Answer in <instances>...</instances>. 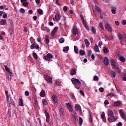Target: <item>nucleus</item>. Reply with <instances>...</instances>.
I'll list each match as a JSON object with an SVG mask.
<instances>
[{
    "label": "nucleus",
    "mask_w": 126,
    "mask_h": 126,
    "mask_svg": "<svg viewBox=\"0 0 126 126\" xmlns=\"http://www.w3.org/2000/svg\"><path fill=\"white\" fill-rule=\"evenodd\" d=\"M53 58H54V56L51 53H48L43 57L44 60L47 62H50L51 59H53Z\"/></svg>",
    "instance_id": "nucleus-1"
},
{
    "label": "nucleus",
    "mask_w": 126,
    "mask_h": 126,
    "mask_svg": "<svg viewBox=\"0 0 126 126\" xmlns=\"http://www.w3.org/2000/svg\"><path fill=\"white\" fill-rule=\"evenodd\" d=\"M44 78L46 80V81L48 82L49 83H53V78L48 75H45Z\"/></svg>",
    "instance_id": "nucleus-2"
},
{
    "label": "nucleus",
    "mask_w": 126,
    "mask_h": 126,
    "mask_svg": "<svg viewBox=\"0 0 126 126\" xmlns=\"http://www.w3.org/2000/svg\"><path fill=\"white\" fill-rule=\"evenodd\" d=\"M111 64L112 66V68H114V69H119L120 68L117 65H116V61L112 59L111 61Z\"/></svg>",
    "instance_id": "nucleus-3"
},
{
    "label": "nucleus",
    "mask_w": 126,
    "mask_h": 126,
    "mask_svg": "<svg viewBox=\"0 0 126 126\" xmlns=\"http://www.w3.org/2000/svg\"><path fill=\"white\" fill-rule=\"evenodd\" d=\"M119 113L122 119L124 120L125 122H126V115L125 114V112L122 110H119Z\"/></svg>",
    "instance_id": "nucleus-4"
},
{
    "label": "nucleus",
    "mask_w": 126,
    "mask_h": 126,
    "mask_svg": "<svg viewBox=\"0 0 126 126\" xmlns=\"http://www.w3.org/2000/svg\"><path fill=\"white\" fill-rule=\"evenodd\" d=\"M44 113L46 118V122L49 123L50 122V114H49V113L48 112V111L47 110H44Z\"/></svg>",
    "instance_id": "nucleus-5"
},
{
    "label": "nucleus",
    "mask_w": 126,
    "mask_h": 126,
    "mask_svg": "<svg viewBox=\"0 0 126 126\" xmlns=\"http://www.w3.org/2000/svg\"><path fill=\"white\" fill-rule=\"evenodd\" d=\"M71 82L73 84H75V85H77V84H81V82L79 81V80L76 78H72Z\"/></svg>",
    "instance_id": "nucleus-6"
},
{
    "label": "nucleus",
    "mask_w": 126,
    "mask_h": 126,
    "mask_svg": "<svg viewBox=\"0 0 126 126\" xmlns=\"http://www.w3.org/2000/svg\"><path fill=\"white\" fill-rule=\"evenodd\" d=\"M66 106L68 111H70V112L71 113L72 112L73 109H72V105H71V104L69 102L66 103Z\"/></svg>",
    "instance_id": "nucleus-7"
},
{
    "label": "nucleus",
    "mask_w": 126,
    "mask_h": 126,
    "mask_svg": "<svg viewBox=\"0 0 126 126\" xmlns=\"http://www.w3.org/2000/svg\"><path fill=\"white\" fill-rule=\"evenodd\" d=\"M92 7L94 12L95 10V11H97V12L101 13V9H100V8H99V7H98L96 5H95L94 6H93Z\"/></svg>",
    "instance_id": "nucleus-8"
},
{
    "label": "nucleus",
    "mask_w": 126,
    "mask_h": 126,
    "mask_svg": "<svg viewBox=\"0 0 126 126\" xmlns=\"http://www.w3.org/2000/svg\"><path fill=\"white\" fill-rule=\"evenodd\" d=\"M118 120L117 117H115V116L109 117L108 119V122L109 123H114L116 122Z\"/></svg>",
    "instance_id": "nucleus-9"
},
{
    "label": "nucleus",
    "mask_w": 126,
    "mask_h": 126,
    "mask_svg": "<svg viewBox=\"0 0 126 126\" xmlns=\"http://www.w3.org/2000/svg\"><path fill=\"white\" fill-rule=\"evenodd\" d=\"M105 29L109 32H112V31H113V29H112L111 25H110L109 24H106L105 25Z\"/></svg>",
    "instance_id": "nucleus-10"
},
{
    "label": "nucleus",
    "mask_w": 126,
    "mask_h": 126,
    "mask_svg": "<svg viewBox=\"0 0 126 126\" xmlns=\"http://www.w3.org/2000/svg\"><path fill=\"white\" fill-rule=\"evenodd\" d=\"M75 111H77L80 113H81V107L78 104H76L75 105Z\"/></svg>",
    "instance_id": "nucleus-11"
},
{
    "label": "nucleus",
    "mask_w": 126,
    "mask_h": 126,
    "mask_svg": "<svg viewBox=\"0 0 126 126\" xmlns=\"http://www.w3.org/2000/svg\"><path fill=\"white\" fill-rule=\"evenodd\" d=\"M72 33L73 35H77V34H78V30H77V28H73L72 29Z\"/></svg>",
    "instance_id": "nucleus-12"
},
{
    "label": "nucleus",
    "mask_w": 126,
    "mask_h": 126,
    "mask_svg": "<svg viewBox=\"0 0 126 126\" xmlns=\"http://www.w3.org/2000/svg\"><path fill=\"white\" fill-rule=\"evenodd\" d=\"M107 114L108 115V117H114L115 115H114V113L113 111L111 109H108L107 111Z\"/></svg>",
    "instance_id": "nucleus-13"
},
{
    "label": "nucleus",
    "mask_w": 126,
    "mask_h": 126,
    "mask_svg": "<svg viewBox=\"0 0 126 126\" xmlns=\"http://www.w3.org/2000/svg\"><path fill=\"white\" fill-rule=\"evenodd\" d=\"M104 63L105 65H109V59H108V57H105L103 60Z\"/></svg>",
    "instance_id": "nucleus-14"
},
{
    "label": "nucleus",
    "mask_w": 126,
    "mask_h": 126,
    "mask_svg": "<svg viewBox=\"0 0 126 126\" xmlns=\"http://www.w3.org/2000/svg\"><path fill=\"white\" fill-rule=\"evenodd\" d=\"M52 99H53L54 103H58L59 102V100H58V96H57V95L54 94L52 96Z\"/></svg>",
    "instance_id": "nucleus-15"
},
{
    "label": "nucleus",
    "mask_w": 126,
    "mask_h": 126,
    "mask_svg": "<svg viewBox=\"0 0 126 126\" xmlns=\"http://www.w3.org/2000/svg\"><path fill=\"white\" fill-rule=\"evenodd\" d=\"M121 76L122 77V80L123 81H126V74L125 73H122L121 74Z\"/></svg>",
    "instance_id": "nucleus-16"
},
{
    "label": "nucleus",
    "mask_w": 126,
    "mask_h": 126,
    "mask_svg": "<svg viewBox=\"0 0 126 126\" xmlns=\"http://www.w3.org/2000/svg\"><path fill=\"white\" fill-rule=\"evenodd\" d=\"M55 20L56 21H60L61 20V15L60 14H56L55 15Z\"/></svg>",
    "instance_id": "nucleus-17"
},
{
    "label": "nucleus",
    "mask_w": 126,
    "mask_h": 126,
    "mask_svg": "<svg viewBox=\"0 0 126 126\" xmlns=\"http://www.w3.org/2000/svg\"><path fill=\"white\" fill-rule=\"evenodd\" d=\"M89 120L90 123H92L93 122V120H92V112H91L90 110L89 111Z\"/></svg>",
    "instance_id": "nucleus-18"
},
{
    "label": "nucleus",
    "mask_w": 126,
    "mask_h": 126,
    "mask_svg": "<svg viewBox=\"0 0 126 126\" xmlns=\"http://www.w3.org/2000/svg\"><path fill=\"white\" fill-rule=\"evenodd\" d=\"M111 12L113 14H116V10H117V8L115 6L111 7Z\"/></svg>",
    "instance_id": "nucleus-19"
},
{
    "label": "nucleus",
    "mask_w": 126,
    "mask_h": 126,
    "mask_svg": "<svg viewBox=\"0 0 126 126\" xmlns=\"http://www.w3.org/2000/svg\"><path fill=\"white\" fill-rule=\"evenodd\" d=\"M40 96L41 97H45V96H46V92H45L44 90H42V91L40 92Z\"/></svg>",
    "instance_id": "nucleus-20"
},
{
    "label": "nucleus",
    "mask_w": 126,
    "mask_h": 126,
    "mask_svg": "<svg viewBox=\"0 0 126 126\" xmlns=\"http://www.w3.org/2000/svg\"><path fill=\"white\" fill-rule=\"evenodd\" d=\"M108 97H117V95L113 93H110L107 94Z\"/></svg>",
    "instance_id": "nucleus-21"
},
{
    "label": "nucleus",
    "mask_w": 126,
    "mask_h": 126,
    "mask_svg": "<svg viewBox=\"0 0 126 126\" xmlns=\"http://www.w3.org/2000/svg\"><path fill=\"white\" fill-rule=\"evenodd\" d=\"M94 50L95 52H96V53H100V50H99V47H98V45L97 44H95L94 47Z\"/></svg>",
    "instance_id": "nucleus-22"
},
{
    "label": "nucleus",
    "mask_w": 126,
    "mask_h": 126,
    "mask_svg": "<svg viewBox=\"0 0 126 126\" xmlns=\"http://www.w3.org/2000/svg\"><path fill=\"white\" fill-rule=\"evenodd\" d=\"M116 72L112 70L110 71V75L111 77H114V78H115L116 77Z\"/></svg>",
    "instance_id": "nucleus-23"
},
{
    "label": "nucleus",
    "mask_w": 126,
    "mask_h": 126,
    "mask_svg": "<svg viewBox=\"0 0 126 126\" xmlns=\"http://www.w3.org/2000/svg\"><path fill=\"white\" fill-rule=\"evenodd\" d=\"M70 74L71 75H75V74H76V69L74 68L72 69L71 70Z\"/></svg>",
    "instance_id": "nucleus-24"
},
{
    "label": "nucleus",
    "mask_w": 126,
    "mask_h": 126,
    "mask_svg": "<svg viewBox=\"0 0 126 126\" xmlns=\"http://www.w3.org/2000/svg\"><path fill=\"white\" fill-rule=\"evenodd\" d=\"M121 105V102L120 101H115L113 104L114 107H119Z\"/></svg>",
    "instance_id": "nucleus-25"
},
{
    "label": "nucleus",
    "mask_w": 126,
    "mask_h": 126,
    "mask_svg": "<svg viewBox=\"0 0 126 126\" xmlns=\"http://www.w3.org/2000/svg\"><path fill=\"white\" fill-rule=\"evenodd\" d=\"M83 123V119H82V118L79 117V126H82Z\"/></svg>",
    "instance_id": "nucleus-26"
},
{
    "label": "nucleus",
    "mask_w": 126,
    "mask_h": 126,
    "mask_svg": "<svg viewBox=\"0 0 126 126\" xmlns=\"http://www.w3.org/2000/svg\"><path fill=\"white\" fill-rule=\"evenodd\" d=\"M5 23H6V20L5 19H2L0 21V25H5Z\"/></svg>",
    "instance_id": "nucleus-27"
},
{
    "label": "nucleus",
    "mask_w": 126,
    "mask_h": 126,
    "mask_svg": "<svg viewBox=\"0 0 126 126\" xmlns=\"http://www.w3.org/2000/svg\"><path fill=\"white\" fill-rule=\"evenodd\" d=\"M14 102L13 101V99L10 97V103L9 104V107H10V105H12L13 107H15L14 105Z\"/></svg>",
    "instance_id": "nucleus-28"
},
{
    "label": "nucleus",
    "mask_w": 126,
    "mask_h": 126,
    "mask_svg": "<svg viewBox=\"0 0 126 126\" xmlns=\"http://www.w3.org/2000/svg\"><path fill=\"white\" fill-rule=\"evenodd\" d=\"M101 118L102 119V121L103 122H104V123H107V120H106V116H105V114H102L101 116Z\"/></svg>",
    "instance_id": "nucleus-29"
},
{
    "label": "nucleus",
    "mask_w": 126,
    "mask_h": 126,
    "mask_svg": "<svg viewBox=\"0 0 126 126\" xmlns=\"http://www.w3.org/2000/svg\"><path fill=\"white\" fill-rule=\"evenodd\" d=\"M83 24L84 26L85 27V28H86V30H87L88 31H89L90 30V29H89V27L87 25L86 22L85 23H84Z\"/></svg>",
    "instance_id": "nucleus-30"
},
{
    "label": "nucleus",
    "mask_w": 126,
    "mask_h": 126,
    "mask_svg": "<svg viewBox=\"0 0 126 126\" xmlns=\"http://www.w3.org/2000/svg\"><path fill=\"white\" fill-rule=\"evenodd\" d=\"M45 41H46V44H49V43H50V40L49 39V36L47 35H45Z\"/></svg>",
    "instance_id": "nucleus-31"
},
{
    "label": "nucleus",
    "mask_w": 126,
    "mask_h": 126,
    "mask_svg": "<svg viewBox=\"0 0 126 126\" xmlns=\"http://www.w3.org/2000/svg\"><path fill=\"white\" fill-rule=\"evenodd\" d=\"M74 51L75 53H76V54H78V47H77V46H76V45L74 46Z\"/></svg>",
    "instance_id": "nucleus-32"
},
{
    "label": "nucleus",
    "mask_w": 126,
    "mask_h": 126,
    "mask_svg": "<svg viewBox=\"0 0 126 126\" xmlns=\"http://www.w3.org/2000/svg\"><path fill=\"white\" fill-rule=\"evenodd\" d=\"M119 60L120 62H122V63H125V62H126V59L124 58L123 56H120L119 57Z\"/></svg>",
    "instance_id": "nucleus-33"
},
{
    "label": "nucleus",
    "mask_w": 126,
    "mask_h": 126,
    "mask_svg": "<svg viewBox=\"0 0 126 126\" xmlns=\"http://www.w3.org/2000/svg\"><path fill=\"white\" fill-rule=\"evenodd\" d=\"M32 57H33V58L36 60V61L38 60V56L37 55L36 53L33 52L32 53Z\"/></svg>",
    "instance_id": "nucleus-34"
},
{
    "label": "nucleus",
    "mask_w": 126,
    "mask_h": 126,
    "mask_svg": "<svg viewBox=\"0 0 126 126\" xmlns=\"http://www.w3.org/2000/svg\"><path fill=\"white\" fill-rule=\"evenodd\" d=\"M84 42L86 44V46L87 47H89V45H90V43H89V41H88V39H85L84 40Z\"/></svg>",
    "instance_id": "nucleus-35"
},
{
    "label": "nucleus",
    "mask_w": 126,
    "mask_h": 126,
    "mask_svg": "<svg viewBox=\"0 0 126 126\" xmlns=\"http://www.w3.org/2000/svg\"><path fill=\"white\" fill-rule=\"evenodd\" d=\"M59 42L60 44H63V43L64 42V38L63 37H62L59 39Z\"/></svg>",
    "instance_id": "nucleus-36"
},
{
    "label": "nucleus",
    "mask_w": 126,
    "mask_h": 126,
    "mask_svg": "<svg viewBox=\"0 0 126 126\" xmlns=\"http://www.w3.org/2000/svg\"><path fill=\"white\" fill-rule=\"evenodd\" d=\"M79 54L80 56H84V55H85V51L83 50H80Z\"/></svg>",
    "instance_id": "nucleus-37"
},
{
    "label": "nucleus",
    "mask_w": 126,
    "mask_h": 126,
    "mask_svg": "<svg viewBox=\"0 0 126 126\" xmlns=\"http://www.w3.org/2000/svg\"><path fill=\"white\" fill-rule=\"evenodd\" d=\"M118 38H119V40H123V38H124V37H123V35L122 34V33H119L118 34Z\"/></svg>",
    "instance_id": "nucleus-38"
},
{
    "label": "nucleus",
    "mask_w": 126,
    "mask_h": 126,
    "mask_svg": "<svg viewBox=\"0 0 126 126\" xmlns=\"http://www.w3.org/2000/svg\"><path fill=\"white\" fill-rule=\"evenodd\" d=\"M103 50L104 54H108V53H109V50H108V48L106 47H103Z\"/></svg>",
    "instance_id": "nucleus-39"
},
{
    "label": "nucleus",
    "mask_w": 126,
    "mask_h": 126,
    "mask_svg": "<svg viewBox=\"0 0 126 126\" xmlns=\"http://www.w3.org/2000/svg\"><path fill=\"white\" fill-rule=\"evenodd\" d=\"M91 30L94 34H96V29H95V27H92Z\"/></svg>",
    "instance_id": "nucleus-40"
},
{
    "label": "nucleus",
    "mask_w": 126,
    "mask_h": 126,
    "mask_svg": "<svg viewBox=\"0 0 126 126\" xmlns=\"http://www.w3.org/2000/svg\"><path fill=\"white\" fill-rule=\"evenodd\" d=\"M5 94L6 95V97L7 99V100L8 101V100H9V95H8V92H7V91L5 90Z\"/></svg>",
    "instance_id": "nucleus-41"
},
{
    "label": "nucleus",
    "mask_w": 126,
    "mask_h": 126,
    "mask_svg": "<svg viewBox=\"0 0 126 126\" xmlns=\"http://www.w3.org/2000/svg\"><path fill=\"white\" fill-rule=\"evenodd\" d=\"M37 11L38 13L40 15H42V14H43V10L41 9H37Z\"/></svg>",
    "instance_id": "nucleus-42"
},
{
    "label": "nucleus",
    "mask_w": 126,
    "mask_h": 126,
    "mask_svg": "<svg viewBox=\"0 0 126 126\" xmlns=\"http://www.w3.org/2000/svg\"><path fill=\"white\" fill-rule=\"evenodd\" d=\"M42 103H43V105H44V106H46V105L48 104V101L44 99L42 100Z\"/></svg>",
    "instance_id": "nucleus-43"
},
{
    "label": "nucleus",
    "mask_w": 126,
    "mask_h": 126,
    "mask_svg": "<svg viewBox=\"0 0 126 126\" xmlns=\"http://www.w3.org/2000/svg\"><path fill=\"white\" fill-rule=\"evenodd\" d=\"M69 50V47L68 46H66L63 48V52H67Z\"/></svg>",
    "instance_id": "nucleus-44"
},
{
    "label": "nucleus",
    "mask_w": 126,
    "mask_h": 126,
    "mask_svg": "<svg viewBox=\"0 0 126 126\" xmlns=\"http://www.w3.org/2000/svg\"><path fill=\"white\" fill-rule=\"evenodd\" d=\"M19 105L20 106H22V107H23V106H24V104H23V100H22V99H21V98H20L19 100Z\"/></svg>",
    "instance_id": "nucleus-45"
},
{
    "label": "nucleus",
    "mask_w": 126,
    "mask_h": 126,
    "mask_svg": "<svg viewBox=\"0 0 126 126\" xmlns=\"http://www.w3.org/2000/svg\"><path fill=\"white\" fill-rule=\"evenodd\" d=\"M5 69L6 71H7V72H9L10 71V69L7 67L6 65H4Z\"/></svg>",
    "instance_id": "nucleus-46"
},
{
    "label": "nucleus",
    "mask_w": 126,
    "mask_h": 126,
    "mask_svg": "<svg viewBox=\"0 0 126 126\" xmlns=\"http://www.w3.org/2000/svg\"><path fill=\"white\" fill-rule=\"evenodd\" d=\"M80 16H81V18L83 24L85 23V22H86V21L84 19V17L82 15H80Z\"/></svg>",
    "instance_id": "nucleus-47"
},
{
    "label": "nucleus",
    "mask_w": 126,
    "mask_h": 126,
    "mask_svg": "<svg viewBox=\"0 0 126 126\" xmlns=\"http://www.w3.org/2000/svg\"><path fill=\"white\" fill-rule=\"evenodd\" d=\"M99 27L101 28V29L104 30V26H103V23H99Z\"/></svg>",
    "instance_id": "nucleus-48"
},
{
    "label": "nucleus",
    "mask_w": 126,
    "mask_h": 126,
    "mask_svg": "<svg viewBox=\"0 0 126 126\" xmlns=\"http://www.w3.org/2000/svg\"><path fill=\"white\" fill-rule=\"evenodd\" d=\"M83 87L85 88V89H86V90H88V89H89V87L87 86L86 84H83Z\"/></svg>",
    "instance_id": "nucleus-49"
},
{
    "label": "nucleus",
    "mask_w": 126,
    "mask_h": 126,
    "mask_svg": "<svg viewBox=\"0 0 126 126\" xmlns=\"http://www.w3.org/2000/svg\"><path fill=\"white\" fill-rule=\"evenodd\" d=\"M33 105L35 107H37L38 106V100H37V99H35Z\"/></svg>",
    "instance_id": "nucleus-50"
},
{
    "label": "nucleus",
    "mask_w": 126,
    "mask_h": 126,
    "mask_svg": "<svg viewBox=\"0 0 126 126\" xmlns=\"http://www.w3.org/2000/svg\"><path fill=\"white\" fill-rule=\"evenodd\" d=\"M34 48H35V42H33L32 44L31 45L30 49H31V50H33Z\"/></svg>",
    "instance_id": "nucleus-51"
},
{
    "label": "nucleus",
    "mask_w": 126,
    "mask_h": 126,
    "mask_svg": "<svg viewBox=\"0 0 126 126\" xmlns=\"http://www.w3.org/2000/svg\"><path fill=\"white\" fill-rule=\"evenodd\" d=\"M20 13H25V10L22 8L20 9Z\"/></svg>",
    "instance_id": "nucleus-52"
},
{
    "label": "nucleus",
    "mask_w": 126,
    "mask_h": 126,
    "mask_svg": "<svg viewBox=\"0 0 126 126\" xmlns=\"http://www.w3.org/2000/svg\"><path fill=\"white\" fill-rule=\"evenodd\" d=\"M67 6H65L63 7V11H64V12H66V11H67Z\"/></svg>",
    "instance_id": "nucleus-53"
},
{
    "label": "nucleus",
    "mask_w": 126,
    "mask_h": 126,
    "mask_svg": "<svg viewBox=\"0 0 126 126\" xmlns=\"http://www.w3.org/2000/svg\"><path fill=\"white\" fill-rule=\"evenodd\" d=\"M94 81H97V80H99V78H98V76H94Z\"/></svg>",
    "instance_id": "nucleus-54"
},
{
    "label": "nucleus",
    "mask_w": 126,
    "mask_h": 126,
    "mask_svg": "<svg viewBox=\"0 0 126 126\" xmlns=\"http://www.w3.org/2000/svg\"><path fill=\"white\" fill-rule=\"evenodd\" d=\"M58 29H59V28L58 27H56L52 31L55 33H56Z\"/></svg>",
    "instance_id": "nucleus-55"
},
{
    "label": "nucleus",
    "mask_w": 126,
    "mask_h": 126,
    "mask_svg": "<svg viewBox=\"0 0 126 126\" xmlns=\"http://www.w3.org/2000/svg\"><path fill=\"white\" fill-rule=\"evenodd\" d=\"M2 17L3 18H6V17H7V14L5 12H4L3 15H2Z\"/></svg>",
    "instance_id": "nucleus-56"
},
{
    "label": "nucleus",
    "mask_w": 126,
    "mask_h": 126,
    "mask_svg": "<svg viewBox=\"0 0 126 126\" xmlns=\"http://www.w3.org/2000/svg\"><path fill=\"white\" fill-rule=\"evenodd\" d=\"M23 6H27L28 5V2H24L23 3Z\"/></svg>",
    "instance_id": "nucleus-57"
},
{
    "label": "nucleus",
    "mask_w": 126,
    "mask_h": 126,
    "mask_svg": "<svg viewBox=\"0 0 126 126\" xmlns=\"http://www.w3.org/2000/svg\"><path fill=\"white\" fill-rule=\"evenodd\" d=\"M80 94L82 95V96H85L84 92H83V91L80 90Z\"/></svg>",
    "instance_id": "nucleus-58"
},
{
    "label": "nucleus",
    "mask_w": 126,
    "mask_h": 126,
    "mask_svg": "<svg viewBox=\"0 0 126 126\" xmlns=\"http://www.w3.org/2000/svg\"><path fill=\"white\" fill-rule=\"evenodd\" d=\"M104 104H105V105H109V104H110V102H109V101H108V100H105L104 102Z\"/></svg>",
    "instance_id": "nucleus-59"
},
{
    "label": "nucleus",
    "mask_w": 126,
    "mask_h": 126,
    "mask_svg": "<svg viewBox=\"0 0 126 126\" xmlns=\"http://www.w3.org/2000/svg\"><path fill=\"white\" fill-rule=\"evenodd\" d=\"M122 24H123V25H126V20H123L122 22Z\"/></svg>",
    "instance_id": "nucleus-60"
},
{
    "label": "nucleus",
    "mask_w": 126,
    "mask_h": 126,
    "mask_svg": "<svg viewBox=\"0 0 126 126\" xmlns=\"http://www.w3.org/2000/svg\"><path fill=\"white\" fill-rule=\"evenodd\" d=\"M103 44V42H102V41H100L99 42H98V47H101V46H102V44Z\"/></svg>",
    "instance_id": "nucleus-61"
},
{
    "label": "nucleus",
    "mask_w": 126,
    "mask_h": 126,
    "mask_svg": "<svg viewBox=\"0 0 126 126\" xmlns=\"http://www.w3.org/2000/svg\"><path fill=\"white\" fill-rule=\"evenodd\" d=\"M99 92H104V88L101 87L99 89Z\"/></svg>",
    "instance_id": "nucleus-62"
},
{
    "label": "nucleus",
    "mask_w": 126,
    "mask_h": 126,
    "mask_svg": "<svg viewBox=\"0 0 126 126\" xmlns=\"http://www.w3.org/2000/svg\"><path fill=\"white\" fill-rule=\"evenodd\" d=\"M74 87H75V88H76V89H80V87H79L76 85H75L74 86Z\"/></svg>",
    "instance_id": "nucleus-63"
},
{
    "label": "nucleus",
    "mask_w": 126,
    "mask_h": 126,
    "mask_svg": "<svg viewBox=\"0 0 126 126\" xmlns=\"http://www.w3.org/2000/svg\"><path fill=\"white\" fill-rule=\"evenodd\" d=\"M25 94L26 95V96H28L29 95V92H28V91H26L25 92Z\"/></svg>",
    "instance_id": "nucleus-64"
}]
</instances>
